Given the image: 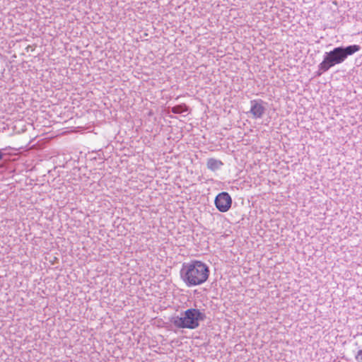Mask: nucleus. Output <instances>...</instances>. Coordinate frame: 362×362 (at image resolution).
Wrapping results in <instances>:
<instances>
[{"label":"nucleus","mask_w":362,"mask_h":362,"mask_svg":"<svg viewBox=\"0 0 362 362\" xmlns=\"http://www.w3.org/2000/svg\"><path fill=\"white\" fill-rule=\"evenodd\" d=\"M209 267L200 260H192L183 264L180 269V277L187 287L200 286L209 279Z\"/></svg>","instance_id":"nucleus-1"},{"label":"nucleus","mask_w":362,"mask_h":362,"mask_svg":"<svg viewBox=\"0 0 362 362\" xmlns=\"http://www.w3.org/2000/svg\"><path fill=\"white\" fill-rule=\"evenodd\" d=\"M205 317L204 313L200 310L189 308L186 310L181 317H174L172 322L177 328L194 329L199 326L200 322L204 320Z\"/></svg>","instance_id":"nucleus-2"},{"label":"nucleus","mask_w":362,"mask_h":362,"mask_svg":"<svg viewBox=\"0 0 362 362\" xmlns=\"http://www.w3.org/2000/svg\"><path fill=\"white\" fill-rule=\"evenodd\" d=\"M345 60L341 47H335L333 50L326 52L323 61L319 64V71L322 73L328 71L336 64H341Z\"/></svg>","instance_id":"nucleus-3"},{"label":"nucleus","mask_w":362,"mask_h":362,"mask_svg":"<svg viewBox=\"0 0 362 362\" xmlns=\"http://www.w3.org/2000/svg\"><path fill=\"white\" fill-rule=\"evenodd\" d=\"M232 198L228 192H222L218 194L214 199L216 209L222 213L229 211L232 206Z\"/></svg>","instance_id":"nucleus-4"},{"label":"nucleus","mask_w":362,"mask_h":362,"mask_svg":"<svg viewBox=\"0 0 362 362\" xmlns=\"http://www.w3.org/2000/svg\"><path fill=\"white\" fill-rule=\"evenodd\" d=\"M265 111V108L263 105L262 100H252L251 101L250 113L254 118H261Z\"/></svg>","instance_id":"nucleus-5"},{"label":"nucleus","mask_w":362,"mask_h":362,"mask_svg":"<svg viewBox=\"0 0 362 362\" xmlns=\"http://www.w3.org/2000/svg\"><path fill=\"white\" fill-rule=\"evenodd\" d=\"M223 165V163L218 159L210 158L206 161L207 168L211 171H216Z\"/></svg>","instance_id":"nucleus-6"},{"label":"nucleus","mask_w":362,"mask_h":362,"mask_svg":"<svg viewBox=\"0 0 362 362\" xmlns=\"http://www.w3.org/2000/svg\"><path fill=\"white\" fill-rule=\"evenodd\" d=\"M340 47L345 59L347 58L348 56L351 55L361 49V47L357 45H349L346 47Z\"/></svg>","instance_id":"nucleus-7"},{"label":"nucleus","mask_w":362,"mask_h":362,"mask_svg":"<svg viewBox=\"0 0 362 362\" xmlns=\"http://www.w3.org/2000/svg\"><path fill=\"white\" fill-rule=\"evenodd\" d=\"M188 107L185 104H181L172 107V112L175 114H180L187 111Z\"/></svg>","instance_id":"nucleus-8"},{"label":"nucleus","mask_w":362,"mask_h":362,"mask_svg":"<svg viewBox=\"0 0 362 362\" xmlns=\"http://www.w3.org/2000/svg\"><path fill=\"white\" fill-rule=\"evenodd\" d=\"M355 358L357 362H362V349L358 351L355 356Z\"/></svg>","instance_id":"nucleus-9"},{"label":"nucleus","mask_w":362,"mask_h":362,"mask_svg":"<svg viewBox=\"0 0 362 362\" xmlns=\"http://www.w3.org/2000/svg\"><path fill=\"white\" fill-rule=\"evenodd\" d=\"M2 158H3V153L0 151V160L2 159Z\"/></svg>","instance_id":"nucleus-10"}]
</instances>
